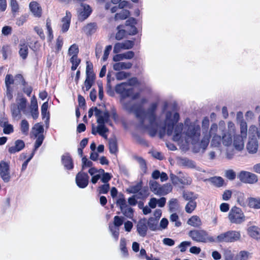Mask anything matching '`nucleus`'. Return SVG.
<instances>
[{
    "instance_id": "2",
    "label": "nucleus",
    "mask_w": 260,
    "mask_h": 260,
    "mask_svg": "<svg viewBox=\"0 0 260 260\" xmlns=\"http://www.w3.org/2000/svg\"><path fill=\"white\" fill-rule=\"evenodd\" d=\"M236 125L232 121L227 123L226 131L223 135V145L229 147L233 145L237 151H241L244 147V141L247 138V130L244 123L241 125L240 134H236Z\"/></svg>"
},
{
    "instance_id": "62",
    "label": "nucleus",
    "mask_w": 260,
    "mask_h": 260,
    "mask_svg": "<svg viewBox=\"0 0 260 260\" xmlns=\"http://www.w3.org/2000/svg\"><path fill=\"white\" fill-rule=\"evenodd\" d=\"M225 176L230 180H233L236 177V173L232 170H229L225 172Z\"/></svg>"
},
{
    "instance_id": "36",
    "label": "nucleus",
    "mask_w": 260,
    "mask_h": 260,
    "mask_svg": "<svg viewBox=\"0 0 260 260\" xmlns=\"http://www.w3.org/2000/svg\"><path fill=\"white\" fill-rule=\"evenodd\" d=\"M135 159L139 163L141 171L143 173H146L147 172V166L145 160L142 157L139 156H135Z\"/></svg>"
},
{
    "instance_id": "35",
    "label": "nucleus",
    "mask_w": 260,
    "mask_h": 260,
    "mask_svg": "<svg viewBox=\"0 0 260 260\" xmlns=\"http://www.w3.org/2000/svg\"><path fill=\"white\" fill-rule=\"evenodd\" d=\"M96 25L94 23H90L84 27L83 30L87 35H91L95 32Z\"/></svg>"
},
{
    "instance_id": "48",
    "label": "nucleus",
    "mask_w": 260,
    "mask_h": 260,
    "mask_svg": "<svg viewBox=\"0 0 260 260\" xmlns=\"http://www.w3.org/2000/svg\"><path fill=\"white\" fill-rule=\"evenodd\" d=\"M149 186L151 190L155 194H158L157 191H159L160 185L155 181H150Z\"/></svg>"
},
{
    "instance_id": "21",
    "label": "nucleus",
    "mask_w": 260,
    "mask_h": 260,
    "mask_svg": "<svg viewBox=\"0 0 260 260\" xmlns=\"http://www.w3.org/2000/svg\"><path fill=\"white\" fill-rule=\"evenodd\" d=\"M133 64L130 62H118L113 64V70L120 71L123 70H128L132 67Z\"/></svg>"
},
{
    "instance_id": "3",
    "label": "nucleus",
    "mask_w": 260,
    "mask_h": 260,
    "mask_svg": "<svg viewBox=\"0 0 260 260\" xmlns=\"http://www.w3.org/2000/svg\"><path fill=\"white\" fill-rule=\"evenodd\" d=\"M219 130L221 133V136L217 134L218 125L212 123L211 125L209 134H206L202 139L200 143V147L201 148L202 152H204L209 145L210 138H211L210 146L213 148H219L221 144H223V135L226 131L225 122L220 120L218 123Z\"/></svg>"
},
{
    "instance_id": "12",
    "label": "nucleus",
    "mask_w": 260,
    "mask_h": 260,
    "mask_svg": "<svg viewBox=\"0 0 260 260\" xmlns=\"http://www.w3.org/2000/svg\"><path fill=\"white\" fill-rule=\"evenodd\" d=\"M0 177L6 183L9 182L11 178L10 165L8 162L3 160L0 162Z\"/></svg>"
},
{
    "instance_id": "10",
    "label": "nucleus",
    "mask_w": 260,
    "mask_h": 260,
    "mask_svg": "<svg viewBox=\"0 0 260 260\" xmlns=\"http://www.w3.org/2000/svg\"><path fill=\"white\" fill-rule=\"evenodd\" d=\"M124 221V217L115 216L114 217L113 224H109V228L113 237L117 241L119 234V226L122 225Z\"/></svg>"
},
{
    "instance_id": "5",
    "label": "nucleus",
    "mask_w": 260,
    "mask_h": 260,
    "mask_svg": "<svg viewBox=\"0 0 260 260\" xmlns=\"http://www.w3.org/2000/svg\"><path fill=\"white\" fill-rule=\"evenodd\" d=\"M27 100L22 96H18L16 103H13L10 106L11 112L13 118H20L21 112L25 111Z\"/></svg>"
},
{
    "instance_id": "53",
    "label": "nucleus",
    "mask_w": 260,
    "mask_h": 260,
    "mask_svg": "<svg viewBox=\"0 0 260 260\" xmlns=\"http://www.w3.org/2000/svg\"><path fill=\"white\" fill-rule=\"evenodd\" d=\"M248 253L245 251H241L236 255L235 260H248Z\"/></svg>"
},
{
    "instance_id": "38",
    "label": "nucleus",
    "mask_w": 260,
    "mask_h": 260,
    "mask_svg": "<svg viewBox=\"0 0 260 260\" xmlns=\"http://www.w3.org/2000/svg\"><path fill=\"white\" fill-rule=\"evenodd\" d=\"M93 65L89 61L86 62V78H94V74L92 71Z\"/></svg>"
},
{
    "instance_id": "20",
    "label": "nucleus",
    "mask_w": 260,
    "mask_h": 260,
    "mask_svg": "<svg viewBox=\"0 0 260 260\" xmlns=\"http://www.w3.org/2000/svg\"><path fill=\"white\" fill-rule=\"evenodd\" d=\"M72 15L69 11H66V15L62 18L61 22V31L62 32L67 31L69 28Z\"/></svg>"
},
{
    "instance_id": "13",
    "label": "nucleus",
    "mask_w": 260,
    "mask_h": 260,
    "mask_svg": "<svg viewBox=\"0 0 260 260\" xmlns=\"http://www.w3.org/2000/svg\"><path fill=\"white\" fill-rule=\"evenodd\" d=\"M170 178L172 183L175 185H186L191 183L190 178L187 176H183L181 173H180L179 176L171 174Z\"/></svg>"
},
{
    "instance_id": "41",
    "label": "nucleus",
    "mask_w": 260,
    "mask_h": 260,
    "mask_svg": "<svg viewBox=\"0 0 260 260\" xmlns=\"http://www.w3.org/2000/svg\"><path fill=\"white\" fill-rule=\"evenodd\" d=\"M15 80L12 75L8 74L6 75L5 80L6 88H13L11 85L14 84Z\"/></svg>"
},
{
    "instance_id": "14",
    "label": "nucleus",
    "mask_w": 260,
    "mask_h": 260,
    "mask_svg": "<svg viewBox=\"0 0 260 260\" xmlns=\"http://www.w3.org/2000/svg\"><path fill=\"white\" fill-rule=\"evenodd\" d=\"M115 91L124 98L131 96L133 91V88H129L127 83L125 82L117 84L115 87Z\"/></svg>"
},
{
    "instance_id": "16",
    "label": "nucleus",
    "mask_w": 260,
    "mask_h": 260,
    "mask_svg": "<svg viewBox=\"0 0 260 260\" xmlns=\"http://www.w3.org/2000/svg\"><path fill=\"white\" fill-rule=\"evenodd\" d=\"M89 176L86 173L79 172L76 177V183L77 186L81 188H85L88 184Z\"/></svg>"
},
{
    "instance_id": "31",
    "label": "nucleus",
    "mask_w": 260,
    "mask_h": 260,
    "mask_svg": "<svg viewBox=\"0 0 260 260\" xmlns=\"http://www.w3.org/2000/svg\"><path fill=\"white\" fill-rule=\"evenodd\" d=\"M183 198L186 201L196 200L198 195L194 192L184 190L182 193Z\"/></svg>"
},
{
    "instance_id": "58",
    "label": "nucleus",
    "mask_w": 260,
    "mask_h": 260,
    "mask_svg": "<svg viewBox=\"0 0 260 260\" xmlns=\"http://www.w3.org/2000/svg\"><path fill=\"white\" fill-rule=\"evenodd\" d=\"M142 188V183H138L136 185L131 186L129 188V192L135 193L139 192Z\"/></svg>"
},
{
    "instance_id": "55",
    "label": "nucleus",
    "mask_w": 260,
    "mask_h": 260,
    "mask_svg": "<svg viewBox=\"0 0 260 260\" xmlns=\"http://www.w3.org/2000/svg\"><path fill=\"white\" fill-rule=\"evenodd\" d=\"M110 189V185L109 183H104V184L100 186L98 188V191L100 194L107 193Z\"/></svg>"
},
{
    "instance_id": "17",
    "label": "nucleus",
    "mask_w": 260,
    "mask_h": 260,
    "mask_svg": "<svg viewBox=\"0 0 260 260\" xmlns=\"http://www.w3.org/2000/svg\"><path fill=\"white\" fill-rule=\"evenodd\" d=\"M134 45V42L132 41L126 40L121 43H117L115 44L113 49L114 53H118L120 52L122 49H129L133 48Z\"/></svg>"
},
{
    "instance_id": "50",
    "label": "nucleus",
    "mask_w": 260,
    "mask_h": 260,
    "mask_svg": "<svg viewBox=\"0 0 260 260\" xmlns=\"http://www.w3.org/2000/svg\"><path fill=\"white\" fill-rule=\"evenodd\" d=\"M78 52V46L75 44L71 45L68 50L69 55H72V56H76V57H78L77 55Z\"/></svg>"
},
{
    "instance_id": "43",
    "label": "nucleus",
    "mask_w": 260,
    "mask_h": 260,
    "mask_svg": "<svg viewBox=\"0 0 260 260\" xmlns=\"http://www.w3.org/2000/svg\"><path fill=\"white\" fill-rule=\"evenodd\" d=\"M10 5L13 15H15L19 10V4L17 0H10Z\"/></svg>"
},
{
    "instance_id": "23",
    "label": "nucleus",
    "mask_w": 260,
    "mask_h": 260,
    "mask_svg": "<svg viewBox=\"0 0 260 260\" xmlns=\"http://www.w3.org/2000/svg\"><path fill=\"white\" fill-rule=\"evenodd\" d=\"M19 53L21 57L23 59L26 58L28 55V45L24 41H21L19 45Z\"/></svg>"
},
{
    "instance_id": "46",
    "label": "nucleus",
    "mask_w": 260,
    "mask_h": 260,
    "mask_svg": "<svg viewBox=\"0 0 260 260\" xmlns=\"http://www.w3.org/2000/svg\"><path fill=\"white\" fill-rule=\"evenodd\" d=\"M122 214L129 218H132L133 217V210L131 207L126 206L123 209L121 210Z\"/></svg>"
},
{
    "instance_id": "1",
    "label": "nucleus",
    "mask_w": 260,
    "mask_h": 260,
    "mask_svg": "<svg viewBox=\"0 0 260 260\" xmlns=\"http://www.w3.org/2000/svg\"><path fill=\"white\" fill-rule=\"evenodd\" d=\"M125 108L130 112H133L139 121V127L141 129L147 130L151 137H154L157 132L162 138L167 133L168 136L173 135L174 141H185L187 143H190L193 145V150L196 153L201 151L200 147V137L201 128L200 125L190 124L187 126L186 131L183 132V124H177L173 130V126L179 119V115L176 112L172 113L168 111L166 114V118L163 122L156 118L155 110L157 107L156 103L151 104L146 111H144L141 105L135 104L132 107L125 105Z\"/></svg>"
},
{
    "instance_id": "34",
    "label": "nucleus",
    "mask_w": 260,
    "mask_h": 260,
    "mask_svg": "<svg viewBox=\"0 0 260 260\" xmlns=\"http://www.w3.org/2000/svg\"><path fill=\"white\" fill-rule=\"evenodd\" d=\"M197 207V202L195 200L189 201L185 207V210L187 213H191Z\"/></svg>"
},
{
    "instance_id": "28",
    "label": "nucleus",
    "mask_w": 260,
    "mask_h": 260,
    "mask_svg": "<svg viewBox=\"0 0 260 260\" xmlns=\"http://www.w3.org/2000/svg\"><path fill=\"white\" fill-rule=\"evenodd\" d=\"M187 224L195 228H199L202 225V222L199 216L193 215L188 220Z\"/></svg>"
},
{
    "instance_id": "26",
    "label": "nucleus",
    "mask_w": 260,
    "mask_h": 260,
    "mask_svg": "<svg viewBox=\"0 0 260 260\" xmlns=\"http://www.w3.org/2000/svg\"><path fill=\"white\" fill-rule=\"evenodd\" d=\"M158 222L157 219H155L154 217H150L147 220L148 228L152 231H160Z\"/></svg>"
},
{
    "instance_id": "7",
    "label": "nucleus",
    "mask_w": 260,
    "mask_h": 260,
    "mask_svg": "<svg viewBox=\"0 0 260 260\" xmlns=\"http://www.w3.org/2000/svg\"><path fill=\"white\" fill-rule=\"evenodd\" d=\"M241 238V234L238 231H229L218 235L215 239V242H234L239 240Z\"/></svg>"
},
{
    "instance_id": "54",
    "label": "nucleus",
    "mask_w": 260,
    "mask_h": 260,
    "mask_svg": "<svg viewBox=\"0 0 260 260\" xmlns=\"http://www.w3.org/2000/svg\"><path fill=\"white\" fill-rule=\"evenodd\" d=\"M108 131L109 129L107 127H97V132L98 134L106 139H107V135L106 133Z\"/></svg>"
},
{
    "instance_id": "24",
    "label": "nucleus",
    "mask_w": 260,
    "mask_h": 260,
    "mask_svg": "<svg viewBox=\"0 0 260 260\" xmlns=\"http://www.w3.org/2000/svg\"><path fill=\"white\" fill-rule=\"evenodd\" d=\"M29 9L35 16L40 17L41 16L42 10L37 2H31L29 4Z\"/></svg>"
},
{
    "instance_id": "45",
    "label": "nucleus",
    "mask_w": 260,
    "mask_h": 260,
    "mask_svg": "<svg viewBox=\"0 0 260 260\" xmlns=\"http://www.w3.org/2000/svg\"><path fill=\"white\" fill-rule=\"evenodd\" d=\"M70 62L72 63L71 70L75 71L77 69L78 66L80 63L81 59L76 56H72L70 58Z\"/></svg>"
},
{
    "instance_id": "61",
    "label": "nucleus",
    "mask_w": 260,
    "mask_h": 260,
    "mask_svg": "<svg viewBox=\"0 0 260 260\" xmlns=\"http://www.w3.org/2000/svg\"><path fill=\"white\" fill-rule=\"evenodd\" d=\"M178 216L176 213L172 214L170 216V220L172 222H175V225L176 226H179L181 225V223L178 220Z\"/></svg>"
},
{
    "instance_id": "42",
    "label": "nucleus",
    "mask_w": 260,
    "mask_h": 260,
    "mask_svg": "<svg viewBox=\"0 0 260 260\" xmlns=\"http://www.w3.org/2000/svg\"><path fill=\"white\" fill-rule=\"evenodd\" d=\"M236 119L238 122L239 123L240 129H241L242 124L244 123L245 126H246V130H247V124L246 122L243 119V114L242 112L239 111L237 112L236 115Z\"/></svg>"
},
{
    "instance_id": "6",
    "label": "nucleus",
    "mask_w": 260,
    "mask_h": 260,
    "mask_svg": "<svg viewBox=\"0 0 260 260\" xmlns=\"http://www.w3.org/2000/svg\"><path fill=\"white\" fill-rule=\"evenodd\" d=\"M228 219L232 224H241L246 220V216L241 209L235 206L230 210Z\"/></svg>"
},
{
    "instance_id": "8",
    "label": "nucleus",
    "mask_w": 260,
    "mask_h": 260,
    "mask_svg": "<svg viewBox=\"0 0 260 260\" xmlns=\"http://www.w3.org/2000/svg\"><path fill=\"white\" fill-rule=\"evenodd\" d=\"M44 127L43 125L38 123L35 124L32 129V134L37 140L35 144V150H37L38 148L42 145L44 139V136L43 135Z\"/></svg>"
},
{
    "instance_id": "32",
    "label": "nucleus",
    "mask_w": 260,
    "mask_h": 260,
    "mask_svg": "<svg viewBox=\"0 0 260 260\" xmlns=\"http://www.w3.org/2000/svg\"><path fill=\"white\" fill-rule=\"evenodd\" d=\"M172 190V185L170 184H166L160 186L159 191H157L158 195H165L171 192Z\"/></svg>"
},
{
    "instance_id": "40",
    "label": "nucleus",
    "mask_w": 260,
    "mask_h": 260,
    "mask_svg": "<svg viewBox=\"0 0 260 260\" xmlns=\"http://www.w3.org/2000/svg\"><path fill=\"white\" fill-rule=\"evenodd\" d=\"M129 15V12L128 10H122L120 13H116L115 15V20H123L125 19Z\"/></svg>"
},
{
    "instance_id": "4",
    "label": "nucleus",
    "mask_w": 260,
    "mask_h": 260,
    "mask_svg": "<svg viewBox=\"0 0 260 260\" xmlns=\"http://www.w3.org/2000/svg\"><path fill=\"white\" fill-rule=\"evenodd\" d=\"M188 236L194 241L200 243H214L215 239L209 235L204 230H193L188 233Z\"/></svg>"
},
{
    "instance_id": "44",
    "label": "nucleus",
    "mask_w": 260,
    "mask_h": 260,
    "mask_svg": "<svg viewBox=\"0 0 260 260\" xmlns=\"http://www.w3.org/2000/svg\"><path fill=\"white\" fill-rule=\"evenodd\" d=\"M116 204L119 207L120 210L123 209L127 205L126 200L123 194L119 196V198L116 201Z\"/></svg>"
},
{
    "instance_id": "60",
    "label": "nucleus",
    "mask_w": 260,
    "mask_h": 260,
    "mask_svg": "<svg viewBox=\"0 0 260 260\" xmlns=\"http://www.w3.org/2000/svg\"><path fill=\"white\" fill-rule=\"evenodd\" d=\"M120 26L117 27V29H118V31L116 34L115 38L118 40H120L122 39L125 36V30L123 29H119Z\"/></svg>"
},
{
    "instance_id": "9",
    "label": "nucleus",
    "mask_w": 260,
    "mask_h": 260,
    "mask_svg": "<svg viewBox=\"0 0 260 260\" xmlns=\"http://www.w3.org/2000/svg\"><path fill=\"white\" fill-rule=\"evenodd\" d=\"M95 115L96 117V121L98 124L97 127H106V123H110V114L108 111H102L98 109L96 107L94 108Z\"/></svg>"
},
{
    "instance_id": "52",
    "label": "nucleus",
    "mask_w": 260,
    "mask_h": 260,
    "mask_svg": "<svg viewBox=\"0 0 260 260\" xmlns=\"http://www.w3.org/2000/svg\"><path fill=\"white\" fill-rule=\"evenodd\" d=\"M182 164L188 168H193L196 167L195 162L188 158H183L181 159Z\"/></svg>"
},
{
    "instance_id": "37",
    "label": "nucleus",
    "mask_w": 260,
    "mask_h": 260,
    "mask_svg": "<svg viewBox=\"0 0 260 260\" xmlns=\"http://www.w3.org/2000/svg\"><path fill=\"white\" fill-rule=\"evenodd\" d=\"M29 125L28 121L23 119L20 123V130L21 133L24 135H27L28 134Z\"/></svg>"
},
{
    "instance_id": "33",
    "label": "nucleus",
    "mask_w": 260,
    "mask_h": 260,
    "mask_svg": "<svg viewBox=\"0 0 260 260\" xmlns=\"http://www.w3.org/2000/svg\"><path fill=\"white\" fill-rule=\"evenodd\" d=\"M109 147L111 153H115L117 151V143L115 138H112L109 140Z\"/></svg>"
},
{
    "instance_id": "57",
    "label": "nucleus",
    "mask_w": 260,
    "mask_h": 260,
    "mask_svg": "<svg viewBox=\"0 0 260 260\" xmlns=\"http://www.w3.org/2000/svg\"><path fill=\"white\" fill-rule=\"evenodd\" d=\"M14 80L16 84H21L23 86H25L26 84V82L23 76L21 74H17L16 75Z\"/></svg>"
},
{
    "instance_id": "29",
    "label": "nucleus",
    "mask_w": 260,
    "mask_h": 260,
    "mask_svg": "<svg viewBox=\"0 0 260 260\" xmlns=\"http://www.w3.org/2000/svg\"><path fill=\"white\" fill-rule=\"evenodd\" d=\"M248 235L255 239L260 238V229L256 226H250L247 230Z\"/></svg>"
},
{
    "instance_id": "11",
    "label": "nucleus",
    "mask_w": 260,
    "mask_h": 260,
    "mask_svg": "<svg viewBox=\"0 0 260 260\" xmlns=\"http://www.w3.org/2000/svg\"><path fill=\"white\" fill-rule=\"evenodd\" d=\"M238 177L240 181L246 183L254 184L258 181L256 175L247 171H241Z\"/></svg>"
},
{
    "instance_id": "64",
    "label": "nucleus",
    "mask_w": 260,
    "mask_h": 260,
    "mask_svg": "<svg viewBox=\"0 0 260 260\" xmlns=\"http://www.w3.org/2000/svg\"><path fill=\"white\" fill-rule=\"evenodd\" d=\"M111 175L108 173H104L102 175L101 180L104 183H108L109 181L111 179Z\"/></svg>"
},
{
    "instance_id": "59",
    "label": "nucleus",
    "mask_w": 260,
    "mask_h": 260,
    "mask_svg": "<svg viewBox=\"0 0 260 260\" xmlns=\"http://www.w3.org/2000/svg\"><path fill=\"white\" fill-rule=\"evenodd\" d=\"M191 242L190 241H183L181 242L179 245L180 249V251L183 252L186 251L187 247L191 245Z\"/></svg>"
},
{
    "instance_id": "63",
    "label": "nucleus",
    "mask_w": 260,
    "mask_h": 260,
    "mask_svg": "<svg viewBox=\"0 0 260 260\" xmlns=\"http://www.w3.org/2000/svg\"><path fill=\"white\" fill-rule=\"evenodd\" d=\"M82 168L85 167H91L92 166V162L90 160H88L85 157L82 159Z\"/></svg>"
},
{
    "instance_id": "51",
    "label": "nucleus",
    "mask_w": 260,
    "mask_h": 260,
    "mask_svg": "<svg viewBox=\"0 0 260 260\" xmlns=\"http://www.w3.org/2000/svg\"><path fill=\"white\" fill-rule=\"evenodd\" d=\"M94 78H86L84 82V87H82L83 90L88 91L92 86Z\"/></svg>"
},
{
    "instance_id": "19",
    "label": "nucleus",
    "mask_w": 260,
    "mask_h": 260,
    "mask_svg": "<svg viewBox=\"0 0 260 260\" xmlns=\"http://www.w3.org/2000/svg\"><path fill=\"white\" fill-rule=\"evenodd\" d=\"M61 162L66 170H71L74 168L73 159L68 153L64 154L62 156Z\"/></svg>"
},
{
    "instance_id": "15",
    "label": "nucleus",
    "mask_w": 260,
    "mask_h": 260,
    "mask_svg": "<svg viewBox=\"0 0 260 260\" xmlns=\"http://www.w3.org/2000/svg\"><path fill=\"white\" fill-rule=\"evenodd\" d=\"M79 20L84 21L87 19L92 12L91 7L87 4H81L78 11Z\"/></svg>"
},
{
    "instance_id": "30",
    "label": "nucleus",
    "mask_w": 260,
    "mask_h": 260,
    "mask_svg": "<svg viewBox=\"0 0 260 260\" xmlns=\"http://www.w3.org/2000/svg\"><path fill=\"white\" fill-rule=\"evenodd\" d=\"M0 125L4 127L3 132L5 134H10L13 132V125L10 124H8L7 119L4 121L1 122Z\"/></svg>"
},
{
    "instance_id": "22",
    "label": "nucleus",
    "mask_w": 260,
    "mask_h": 260,
    "mask_svg": "<svg viewBox=\"0 0 260 260\" xmlns=\"http://www.w3.org/2000/svg\"><path fill=\"white\" fill-rule=\"evenodd\" d=\"M24 146V142L22 140H17L15 142L14 146L9 147L8 151L10 153H15L21 151Z\"/></svg>"
},
{
    "instance_id": "56",
    "label": "nucleus",
    "mask_w": 260,
    "mask_h": 260,
    "mask_svg": "<svg viewBox=\"0 0 260 260\" xmlns=\"http://www.w3.org/2000/svg\"><path fill=\"white\" fill-rule=\"evenodd\" d=\"M211 182L218 187L221 186L223 184V180L220 177H215L211 178Z\"/></svg>"
},
{
    "instance_id": "27",
    "label": "nucleus",
    "mask_w": 260,
    "mask_h": 260,
    "mask_svg": "<svg viewBox=\"0 0 260 260\" xmlns=\"http://www.w3.org/2000/svg\"><path fill=\"white\" fill-rule=\"evenodd\" d=\"M258 147V142L255 140L249 141L246 146V149L248 152L250 154L256 153Z\"/></svg>"
},
{
    "instance_id": "18",
    "label": "nucleus",
    "mask_w": 260,
    "mask_h": 260,
    "mask_svg": "<svg viewBox=\"0 0 260 260\" xmlns=\"http://www.w3.org/2000/svg\"><path fill=\"white\" fill-rule=\"evenodd\" d=\"M137 230L141 237H144L146 236L148 231V226L146 218L141 219L138 221L137 225Z\"/></svg>"
},
{
    "instance_id": "49",
    "label": "nucleus",
    "mask_w": 260,
    "mask_h": 260,
    "mask_svg": "<svg viewBox=\"0 0 260 260\" xmlns=\"http://www.w3.org/2000/svg\"><path fill=\"white\" fill-rule=\"evenodd\" d=\"M46 27L47 29L48 39L51 41L53 38V31L51 28V21L48 18L46 20Z\"/></svg>"
},
{
    "instance_id": "25",
    "label": "nucleus",
    "mask_w": 260,
    "mask_h": 260,
    "mask_svg": "<svg viewBox=\"0 0 260 260\" xmlns=\"http://www.w3.org/2000/svg\"><path fill=\"white\" fill-rule=\"evenodd\" d=\"M248 206L255 209H260V198L250 197L247 198Z\"/></svg>"
},
{
    "instance_id": "39",
    "label": "nucleus",
    "mask_w": 260,
    "mask_h": 260,
    "mask_svg": "<svg viewBox=\"0 0 260 260\" xmlns=\"http://www.w3.org/2000/svg\"><path fill=\"white\" fill-rule=\"evenodd\" d=\"M237 202L242 207H246L248 206L247 199L245 198L244 194L243 193H239L238 194Z\"/></svg>"
},
{
    "instance_id": "47",
    "label": "nucleus",
    "mask_w": 260,
    "mask_h": 260,
    "mask_svg": "<svg viewBox=\"0 0 260 260\" xmlns=\"http://www.w3.org/2000/svg\"><path fill=\"white\" fill-rule=\"evenodd\" d=\"M131 76L129 73L120 71L116 73L115 77L117 80H124Z\"/></svg>"
}]
</instances>
